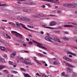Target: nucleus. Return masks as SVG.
I'll list each match as a JSON object with an SVG mask.
<instances>
[{
    "label": "nucleus",
    "instance_id": "obj_1",
    "mask_svg": "<svg viewBox=\"0 0 77 77\" xmlns=\"http://www.w3.org/2000/svg\"><path fill=\"white\" fill-rule=\"evenodd\" d=\"M17 18L19 20L23 21H30V19L23 16H18Z\"/></svg>",
    "mask_w": 77,
    "mask_h": 77
},
{
    "label": "nucleus",
    "instance_id": "obj_2",
    "mask_svg": "<svg viewBox=\"0 0 77 77\" xmlns=\"http://www.w3.org/2000/svg\"><path fill=\"white\" fill-rule=\"evenodd\" d=\"M11 33L13 34L14 35H15L17 37L19 38L20 39H23V35L20 34V33L17 32H16L14 31H12L11 32Z\"/></svg>",
    "mask_w": 77,
    "mask_h": 77
},
{
    "label": "nucleus",
    "instance_id": "obj_3",
    "mask_svg": "<svg viewBox=\"0 0 77 77\" xmlns=\"http://www.w3.org/2000/svg\"><path fill=\"white\" fill-rule=\"evenodd\" d=\"M46 17V15L42 14H37L36 15H33L32 16V18H36L39 19V18H41V17Z\"/></svg>",
    "mask_w": 77,
    "mask_h": 77
},
{
    "label": "nucleus",
    "instance_id": "obj_4",
    "mask_svg": "<svg viewBox=\"0 0 77 77\" xmlns=\"http://www.w3.org/2000/svg\"><path fill=\"white\" fill-rule=\"evenodd\" d=\"M33 41L34 42V43H35V44H37V46H38V47H41V48H44V49H45V50H47V48L46 47L42 46L43 45H42V44H41L40 43H39L35 41H34V40H33Z\"/></svg>",
    "mask_w": 77,
    "mask_h": 77
},
{
    "label": "nucleus",
    "instance_id": "obj_5",
    "mask_svg": "<svg viewBox=\"0 0 77 77\" xmlns=\"http://www.w3.org/2000/svg\"><path fill=\"white\" fill-rule=\"evenodd\" d=\"M45 40H46V41H49L50 42H53V39L49 38V37L48 36L45 37Z\"/></svg>",
    "mask_w": 77,
    "mask_h": 77
},
{
    "label": "nucleus",
    "instance_id": "obj_6",
    "mask_svg": "<svg viewBox=\"0 0 77 77\" xmlns=\"http://www.w3.org/2000/svg\"><path fill=\"white\" fill-rule=\"evenodd\" d=\"M2 34L4 35V36L7 39H11V36L9 35L7 33L5 32H3Z\"/></svg>",
    "mask_w": 77,
    "mask_h": 77
},
{
    "label": "nucleus",
    "instance_id": "obj_7",
    "mask_svg": "<svg viewBox=\"0 0 77 77\" xmlns=\"http://www.w3.org/2000/svg\"><path fill=\"white\" fill-rule=\"evenodd\" d=\"M17 54V53L16 52H13L11 55V58L12 59H14L15 58V56Z\"/></svg>",
    "mask_w": 77,
    "mask_h": 77
},
{
    "label": "nucleus",
    "instance_id": "obj_8",
    "mask_svg": "<svg viewBox=\"0 0 77 77\" xmlns=\"http://www.w3.org/2000/svg\"><path fill=\"white\" fill-rule=\"evenodd\" d=\"M43 1H46V2H51V3H54L55 4L57 3V1H55L53 0H43Z\"/></svg>",
    "mask_w": 77,
    "mask_h": 77
},
{
    "label": "nucleus",
    "instance_id": "obj_9",
    "mask_svg": "<svg viewBox=\"0 0 77 77\" xmlns=\"http://www.w3.org/2000/svg\"><path fill=\"white\" fill-rule=\"evenodd\" d=\"M76 5L74 3L69 4V8H75Z\"/></svg>",
    "mask_w": 77,
    "mask_h": 77
},
{
    "label": "nucleus",
    "instance_id": "obj_10",
    "mask_svg": "<svg viewBox=\"0 0 77 77\" xmlns=\"http://www.w3.org/2000/svg\"><path fill=\"white\" fill-rule=\"evenodd\" d=\"M9 64L11 65H13V67H16V65H15V63H13L12 61H9Z\"/></svg>",
    "mask_w": 77,
    "mask_h": 77
},
{
    "label": "nucleus",
    "instance_id": "obj_11",
    "mask_svg": "<svg viewBox=\"0 0 77 77\" xmlns=\"http://www.w3.org/2000/svg\"><path fill=\"white\" fill-rule=\"evenodd\" d=\"M54 39L55 41H57V42H58L60 43V39H59V38H57V37H55L54 38Z\"/></svg>",
    "mask_w": 77,
    "mask_h": 77
},
{
    "label": "nucleus",
    "instance_id": "obj_12",
    "mask_svg": "<svg viewBox=\"0 0 77 77\" xmlns=\"http://www.w3.org/2000/svg\"><path fill=\"white\" fill-rule=\"evenodd\" d=\"M56 24V22L54 21H52L50 23V26H54Z\"/></svg>",
    "mask_w": 77,
    "mask_h": 77
},
{
    "label": "nucleus",
    "instance_id": "obj_13",
    "mask_svg": "<svg viewBox=\"0 0 77 77\" xmlns=\"http://www.w3.org/2000/svg\"><path fill=\"white\" fill-rule=\"evenodd\" d=\"M63 27H73L74 26L69 25H64Z\"/></svg>",
    "mask_w": 77,
    "mask_h": 77
},
{
    "label": "nucleus",
    "instance_id": "obj_14",
    "mask_svg": "<svg viewBox=\"0 0 77 77\" xmlns=\"http://www.w3.org/2000/svg\"><path fill=\"white\" fill-rule=\"evenodd\" d=\"M20 25H21L22 27H23V28H24V29H26V30H29V29L27 28L26 27V26H25V25H24V24L20 23Z\"/></svg>",
    "mask_w": 77,
    "mask_h": 77
},
{
    "label": "nucleus",
    "instance_id": "obj_15",
    "mask_svg": "<svg viewBox=\"0 0 77 77\" xmlns=\"http://www.w3.org/2000/svg\"><path fill=\"white\" fill-rule=\"evenodd\" d=\"M54 65H57L59 66V65H60V63L59 62L57 61H54L53 63Z\"/></svg>",
    "mask_w": 77,
    "mask_h": 77
},
{
    "label": "nucleus",
    "instance_id": "obj_16",
    "mask_svg": "<svg viewBox=\"0 0 77 77\" xmlns=\"http://www.w3.org/2000/svg\"><path fill=\"white\" fill-rule=\"evenodd\" d=\"M66 70V72H67V73H69L71 72V70L69 68H67V69Z\"/></svg>",
    "mask_w": 77,
    "mask_h": 77
},
{
    "label": "nucleus",
    "instance_id": "obj_17",
    "mask_svg": "<svg viewBox=\"0 0 77 77\" xmlns=\"http://www.w3.org/2000/svg\"><path fill=\"white\" fill-rule=\"evenodd\" d=\"M63 6L64 7H68V8H69V4H68L67 3L63 4Z\"/></svg>",
    "mask_w": 77,
    "mask_h": 77
},
{
    "label": "nucleus",
    "instance_id": "obj_18",
    "mask_svg": "<svg viewBox=\"0 0 77 77\" xmlns=\"http://www.w3.org/2000/svg\"><path fill=\"white\" fill-rule=\"evenodd\" d=\"M23 12H30L31 11L30 10H26L25 9H23Z\"/></svg>",
    "mask_w": 77,
    "mask_h": 77
},
{
    "label": "nucleus",
    "instance_id": "obj_19",
    "mask_svg": "<svg viewBox=\"0 0 77 77\" xmlns=\"http://www.w3.org/2000/svg\"><path fill=\"white\" fill-rule=\"evenodd\" d=\"M19 59L20 60V61L22 62L23 63H24L25 60L23 59V58L19 57Z\"/></svg>",
    "mask_w": 77,
    "mask_h": 77
},
{
    "label": "nucleus",
    "instance_id": "obj_20",
    "mask_svg": "<svg viewBox=\"0 0 77 77\" xmlns=\"http://www.w3.org/2000/svg\"><path fill=\"white\" fill-rule=\"evenodd\" d=\"M0 49H1V50L2 51H5V50H6V48H5V47H3V46L0 47Z\"/></svg>",
    "mask_w": 77,
    "mask_h": 77
},
{
    "label": "nucleus",
    "instance_id": "obj_21",
    "mask_svg": "<svg viewBox=\"0 0 77 77\" xmlns=\"http://www.w3.org/2000/svg\"><path fill=\"white\" fill-rule=\"evenodd\" d=\"M62 39L65 41H66V40H68V39H69L67 37L65 36L63 37L62 38Z\"/></svg>",
    "mask_w": 77,
    "mask_h": 77
},
{
    "label": "nucleus",
    "instance_id": "obj_22",
    "mask_svg": "<svg viewBox=\"0 0 77 77\" xmlns=\"http://www.w3.org/2000/svg\"><path fill=\"white\" fill-rule=\"evenodd\" d=\"M23 74L25 77H31V76H30V75H29L28 74H26L23 73Z\"/></svg>",
    "mask_w": 77,
    "mask_h": 77
},
{
    "label": "nucleus",
    "instance_id": "obj_23",
    "mask_svg": "<svg viewBox=\"0 0 77 77\" xmlns=\"http://www.w3.org/2000/svg\"><path fill=\"white\" fill-rule=\"evenodd\" d=\"M5 68V66L3 65H0V69H2Z\"/></svg>",
    "mask_w": 77,
    "mask_h": 77
},
{
    "label": "nucleus",
    "instance_id": "obj_24",
    "mask_svg": "<svg viewBox=\"0 0 77 77\" xmlns=\"http://www.w3.org/2000/svg\"><path fill=\"white\" fill-rule=\"evenodd\" d=\"M66 65L67 66H69V67H72V66L69 63H66Z\"/></svg>",
    "mask_w": 77,
    "mask_h": 77
},
{
    "label": "nucleus",
    "instance_id": "obj_25",
    "mask_svg": "<svg viewBox=\"0 0 77 77\" xmlns=\"http://www.w3.org/2000/svg\"><path fill=\"white\" fill-rule=\"evenodd\" d=\"M9 23L10 24H11V25H12V26H13V27H14L15 26V24H14V23H13L11 22H10Z\"/></svg>",
    "mask_w": 77,
    "mask_h": 77
},
{
    "label": "nucleus",
    "instance_id": "obj_26",
    "mask_svg": "<svg viewBox=\"0 0 77 77\" xmlns=\"http://www.w3.org/2000/svg\"><path fill=\"white\" fill-rule=\"evenodd\" d=\"M38 54L39 56H40V57H42L44 56V55L42 54H41L40 53Z\"/></svg>",
    "mask_w": 77,
    "mask_h": 77
},
{
    "label": "nucleus",
    "instance_id": "obj_27",
    "mask_svg": "<svg viewBox=\"0 0 77 77\" xmlns=\"http://www.w3.org/2000/svg\"><path fill=\"white\" fill-rule=\"evenodd\" d=\"M36 57H35V58L34 59V60L37 63H39V64H41L39 62V61H38L37 60H36Z\"/></svg>",
    "mask_w": 77,
    "mask_h": 77
},
{
    "label": "nucleus",
    "instance_id": "obj_28",
    "mask_svg": "<svg viewBox=\"0 0 77 77\" xmlns=\"http://www.w3.org/2000/svg\"><path fill=\"white\" fill-rule=\"evenodd\" d=\"M63 59H64L65 60H66L67 61L68 60V58L66 57H64L63 58Z\"/></svg>",
    "mask_w": 77,
    "mask_h": 77
},
{
    "label": "nucleus",
    "instance_id": "obj_29",
    "mask_svg": "<svg viewBox=\"0 0 77 77\" xmlns=\"http://www.w3.org/2000/svg\"><path fill=\"white\" fill-rule=\"evenodd\" d=\"M11 72H12V73H14V74H17V73H18V72L14 70L11 71Z\"/></svg>",
    "mask_w": 77,
    "mask_h": 77
},
{
    "label": "nucleus",
    "instance_id": "obj_30",
    "mask_svg": "<svg viewBox=\"0 0 77 77\" xmlns=\"http://www.w3.org/2000/svg\"><path fill=\"white\" fill-rule=\"evenodd\" d=\"M54 32L55 33H60V32L59 31H54Z\"/></svg>",
    "mask_w": 77,
    "mask_h": 77
},
{
    "label": "nucleus",
    "instance_id": "obj_31",
    "mask_svg": "<svg viewBox=\"0 0 77 77\" xmlns=\"http://www.w3.org/2000/svg\"><path fill=\"white\" fill-rule=\"evenodd\" d=\"M72 59H70L69 58H68V59L67 60V61L68 62H72Z\"/></svg>",
    "mask_w": 77,
    "mask_h": 77
},
{
    "label": "nucleus",
    "instance_id": "obj_32",
    "mask_svg": "<svg viewBox=\"0 0 77 77\" xmlns=\"http://www.w3.org/2000/svg\"><path fill=\"white\" fill-rule=\"evenodd\" d=\"M67 54H71L72 53L71 52L69 51H67Z\"/></svg>",
    "mask_w": 77,
    "mask_h": 77
},
{
    "label": "nucleus",
    "instance_id": "obj_33",
    "mask_svg": "<svg viewBox=\"0 0 77 77\" xmlns=\"http://www.w3.org/2000/svg\"><path fill=\"white\" fill-rule=\"evenodd\" d=\"M43 63L44 65H45V66H47L48 65L47 64V63H46L45 62H43Z\"/></svg>",
    "mask_w": 77,
    "mask_h": 77
},
{
    "label": "nucleus",
    "instance_id": "obj_34",
    "mask_svg": "<svg viewBox=\"0 0 77 77\" xmlns=\"http://www.w3.org/2000/svg\"><path fill=\"white\" fill-rule=\"evenodd\" d=\"M3 71L5 72H6V73L7 74L8 73V71H7L6 70H3Z\"/></svg>",
    "mask_w": 77,
    "mask_h": 77
},
{
    "label": "nucleus",
    "instance_id": "obj_35",
    "mask_svg": "<svg viewBox=\"0 0 77 77\" xmlns=\"http://www.w3.org/2000/svg\"><path fill=\"white\" fill-rule=\"evenodd\" d=\"M2 62L3 63H5V60L4 59H2Z\"/></svg>",
    "mask_w": 77,
    "mask_h": 77
},
{
    "label": "nucleus",
    "instance_id": "obj_36",
    "mask_svg": "<svg viewBox=\"0 0 77 77\" xmlns=\"http://www.w3.org/2000/svg\"><path fill=\"white\" fill-rule=\"evenodd\" d=\"M28 44H29V45H32V44H33V42H29L28 43Z\"/></svg>",
    "mask_w": 77,
    "mask_h": 77
},
{
    "label": "nucleus",
    "instance_id": "obj_37",
    "mask_svg": "<svg viewBox=\"0 0 77 77\" xmlns=\"http://www.w3.org/2000/svg\"><path fill=\"white\" fill-rule=\"evenodd\" d=\"M25 60H27V61H29L30 60V59L29 58H25Z\"/></svg>",
    "mask_w": 77,
    "mask_h": 77
},
{
    "label": "nucleus",
    "instance_id": "obj_38",
    "mask_svg": "<svg viewBox=\"0 0 77 77\" xmlns=\"http://www.w3.org/2000/svg\"><path fill=\"white\" fill-rule=\"evenodd\" d=\"M36 4L35 3H34V2H31V5H36Z\"/></svg>",
    "mask_w": 77,
    "mask_h": 77
},
{
    "label": "nucleus",
    "instance_id": "obj_39",
    "mask_svg": "<svg viewBox=\"0 0 77 77\" xmlns=\"http://www.w3.org/2000/svg\"><path fill=\"white\" fill-rule=\"evenodd\" d=\"M63 32L64 34H66V35H68V33L67 31H64Z\"/></svg>",
    "mask_w": 77,
    "mask_h": 77
},
{
    "label": "nucleus",
    "instance_id": "obj_40",
    "mask_svg": "<svg viewBox=\"0 0 77 77\" xmlns=\"http://www.w3.org/2000/svg\"><path fill=\"white\" fill-rule=\"evenodd\" d=\"M24 63H25V64H29V62L26 61H25Z\"/></svg>",
    "mask_w": 77,
    "mask_h": 77
},
{
    "label": "nucleus",
    "instance_id": "obj_41",
    "mask_svg": "<svg viewBox=\"0 0 77 77\" xmlns=\"http://www.w3.org/2000/svg\"><path fill=\"white\" fill-rule=\"evenodd\" d=\"M72 24H73V25H75V26H77V24L75 23H72Z\"/></svg>",
    "mask_w": 77,
    "mask_h": 77
},
{
    "label": "nucleus",
    "instance_id": "obj_42",
    "mask_svg": "<svg viewBox=\"0 0 77 77\" xmlns=\"http://www.w3.org/2000/svg\"><path fill=\"white\" fill-rule=\"evenodd\" d=\"M16 24L17 26H20V25L19 24V23H16Z\"/></svg>",
    "mask_w": 77,
    "mask_h": 77
},
{
    "label": "nucleus",
    "instance_id": "obj_43",
    "mask_svg": "<svg viewBox=\"0 0 77 77\" xmlns=\"http://www.w3.org/2000/svg\"><path fill=\"white\" fill-rule=\"evenodd\" d=\"M46 5H47V6H48V7H50V6H51L50 5V4H47Z\"/></svg>",
    "mask_w": 77,
    "mask_h": 77
},
{
    "label": "nucleus",
    "instance_id": "obj_44",
    "mask_svg": "<svg viewBox=\"0 0 77 77\" xmlns=\"http://www.w3.org/2000/svg\"><path fill=\"white\" fill-rule=\"evenodd\" d=\"M49 17H50V16L51 17H55V15H48Z\"/></svg>",
    "mask_w": 77,
    "mask_h": 77
},
{
    "label": "nucleus",
    "instance_id": "obj_45",
    "mask_svg": "<svg viewBox=\"0 0 77 77\" xmlns=\"http://www.w3.org/2000/svg\"><path fill=\"white\" fill-rule=\"evenodd\" d=\"M21 70H22V71H26V70L23 68H21Z\"/></svg>",
    "mask_w": 77,
    "mask_h": 77
},
{
    "label": "nucleus",
    "instance_id": "obj_46",
    "mask_svg": "<svg viewBox=\"0 0 77 77\" xmlns=\"http://www.w3.org/2000/svg\"><path fill=\"white\" fill-rule=\"evenodd\" d=\"M23 45H24V46L25 47H27V45L25 44H23Z\"/></svg>",
    "mask_w": 77,
    "mask_h": 77
},
{
    "label": "nucleus",
    "instance_id": "obj_47",
    "mask_svg": "<svg viewBox=\"0 0 77 77\" xmlns=\"http://www.w3.org/2000/svg\"><path fill=\"white\" fill-rule=\"evenodd\" d=\"M62 75H63V76H65V72H63L62 73Z\"/></svg>",
    "mask_w": 77,
    "mask_h": 77
},
{
    "label": "nucleus",
    "instance_id": "obj_48",
    "mask_svg": "<svg viewBox=\"0 0 77 77\" xmlns=\"http://www.w3.org/2000/svg\"><path fill=\"white\" fill-rule=\"evenodd\" d=\"M28 36L29 37H30V38H32V35H30V34H28Z\"/></svg>",
    "mask_w": 77,
    "mask_h": 77
},
{
    "label": "nucleus",
    "instance_id": "obj_49",
    "mask_svg": "<svg viewBox=\"0 0 77 77\" xmlns=\"http://www.w3.org/2000/svg\"><path fill=\"white\" fill-rule=\"evenodd\" d=\"M36 75H38V76H41V75H39V73H36Z\"/></svg>",
    "mask_w": 77,
    "mask_h": 77
},
{
    "label": "nucleus",
    "instance_id": "obj_50",
    "mask_svg": "<svg viewBox=\"0 0 77 77\" xmlns=\"http://www.w3.org/2000/svg\"><path fill=\"white\" fill-rule=\"evenodd\" d=\"M24 52L25 53H29V51H24Z\"/></svg>",
    "mask_w": 77,
    "mask_h": 77
},
{
    "label": "nucleus",
    "instance_id": "obj_51",
    "mask_svg": "<svg viewBox=\"0 0 77 77\" xmlns=\"http://www.w3.org/2000/svg\"><path fill=\"white\" fill-rule=\"evenodd\" d=\"M2 21H3V22H7V20H2Z\"/></svg>",
    "mask_w": 77,
    "mask_h": 77
},
{
    "label": "nucleus",
    "instance_id": "obj_52",
    "mask_svg": "<svg viewBox=\"0 0 77 77\" xmlns=\"http://www.w3.org/2000/svg\"><path fill=\"white\" fill-rule=\"evenodd\" d=\"M5 4H3L2 5H1V4H0V6H5Z\"/></svg>",
    "mask_w": 77,
    "mask_h": 77
},
{
    "label": "nucleus",
    "instance_id": "obj_53",
    "mask_svg": "<svg viewBox=\"0 0 77 77\" xmlns=\"http://www.w3.org/2000/svg\"><path fill=\"white\" fill-rule=\"evenodd\" d=\"M18 1H20V2H23V1H26V0H17Z\"/></svg>",
    "mask_w": 77,
    "mask_h": 77
},
{
    "label": "nucleus",
    "instance_id": "obj_54",
    "mask_svg": "<svg viewBox=\"0 0 77 77\" xmlns=\"http://www.w3.org/2000/svg\"><path fill=\"white\" fill-rule=\"evenodd\" d=\"M71 54H72V55H73V56H76V55L75 54H73V53Z\"/></svg>",
    "mask_w": 77,
    "mask_h": 77
},
{
    "label": "nucleus",
    "instance_id": "obj_55",
    "mask_svg": "<svg viewBox=\"0 0 77 77\" xmlns=\"http://www.w3.org/2000/svg\"><path fill=\"white\" fill-rule=\"evenodd\" d=\"M42 77H47L46 75H42Z\"/></svg>",
    "mask_w": 77,
    "mask_h": 77
},
{
    "label": "nucleus",
    "instance_id": "obj_56",
    "mask_svg": "<svg viewBox=\"0 0 77 77\" xmlns=\"http://www.w3.org/2000/svg\"><path fill=\"white\" fill-rule=\"evenodd\" d=\"M28 64H29V65H32V63H31L30 62H29Z\"/></svg>",
    "mask_w": 77,
    "mask_h": 77
},
{
    "label": "nucleus",
    "instance_id": "obj_57",
    "mask_svg": "<svg viewBox=\"0 0 77 77\" xmlns=\"http://www.w3.org/2000/svg\"><path fill=\"white\" fill-rule=\"evenodd\" d=\"M0 29H5V28L3 27H0Z\"/></svg>",
    "mask_w": 77,
    "mask_h": 77
},
{
    "label": "nucleus",
    "instance_id": "obj_58",
    "mask_svg": "<svg viewBox=\"0 0 77 77\" xmlns=\"http://www.w3.org/2000/svg\"><path fill=\"white\" fill-rule=\"evenodd\" d=\"M42 8H45V5H42Z\"/></svg>",
    "mask_w": 77,
    "mask_h": 77
},
{
    "label": "nucleus",
    "instance_id": "obj_59",
    "mask_svg": "<svg viewBox=\"0 0 77 77\" xmlns=\"http://www.w3.org/2000/svg\"><path fill=\"white\" fill-rule=\"evenodd\" d=\"M4 57H5V58H7V55H5Z\"/></svg>",
    "mask_w": 77,
    "mask_h": 77
},
{
    "label": "nucleus",
    "instance_id": "obj_60",
    "mask_svg": "<svg viewBox=\"0 0 77 77\" xmlns=\"http://www.w3.org/2000/svg\"><path fill=\"white\" fill-rule=\"evenodd\" d=\"M30 28H32V29H33V28H34V27H33V26H30Z\"/></svg>",
    "mask_w": 77,
    "mask_h": 77
},
{
    "label": "nucleus",
    "instance_id": "obj_61",
    "mask_svg": "<svg viewBox=\"0 0 77 77\" xmlns=\"http://www.w3.org/2000/svg\"><path fill=\"white\" fill-rule=\"evenodd\" d=\"M43 54H47V53L45 52H43Z\"/></svg>",
    "mask_w": 77,
    "mask_h": 77
},
{
    "label": "nucleus",
    "instance_id": "obj_62",
    "mask_svg": "<svg viewBox=\"0 0 77 77\" xmlns=\"http://www.w3.org/2000/svg\"><path fill=\"white\" fill-rule=\"evenodd\" d=\"M69 57H72V56L71 55H69Z\"/></svg>",
    "mask_w": 77,
    "mask_h": 77
},
{
    "label": "nucleus",
    "instance_id": "obj_63",
    "mask_svg": "<svg viewBox=\"0 0 77 77\" xmlns=\"http://www.w3.org/2000/svg\"><path fill=\"white\" fill-rule=\"evenodd\" d=\"M26 41H29V39L28 38H26Z\"/></svg>",
    "mask_w": 77,
    "mask_h": 77
},
{
    "label": "nucleus",
    "instance_id": "obj_64",
    "mask_svg": "<svg viewBox=\"0 0 77 77\" xmlns=\"http://www.w3.org/2000/svg\"><path fill=\"white\" fill-rule=\"evenodd\" d=\"M41 33H42V34H44V32H42V31H41Z\"/></svg>",
    "mask_w": 77,
    "mask_h": 77
}]
</instances>
